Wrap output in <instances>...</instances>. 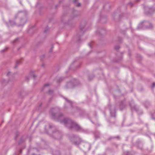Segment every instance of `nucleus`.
I'll return each instance as SVG.
<instances>
[{
	"label": "nucleus",
	"mask_w": 155,
	"mask_h": 155,
	"mask_svg": "<svg viewBox=\"0 0 155 155\" xmlns=\"http://www.w3.org/2000/svg\"><path fill=\"white\" fill-rule=\"evenodd\" d=\"M61 122L63 123L65 125L69 128H73L78 131H81L82 130V128L81 127L70 119H65L63 121H61Z\"/></svg>",
	"instance_id": "1"
},
{
	"label": "nucleus",
	"mask_w": 155,
	"mask_h": 155,
	"mask_svg": "<svg viewBox=\"0 0 155 155\" xmlns=\"http://www.w3.org/2000/svg\"><path fill=\"white\" fill-rule=\"evenodd\" d=\"M143 8L145 10H155V5L151 7L143 5Z\"/></svg>",
	"instance_id": "2"
},
{
	"label": "nucleus",
	"mask_w": 155,
	"mask_h": 155,
	"mask_svg": "<svg viewBox=\"0 0 155 155\" xmlns=\"http://www.w3.org/2000/svg\"><path fill=\"white\" fill-rule=\"evenodd\" d=\"M73 2L77 7H79L81 6L80 3L79 2L78 3V0H73Z\"/></svg>",
	"instance_id": "3"
},
{
	"label": "nucleus",
	"mask_w": 155,
	"mask_h": 155,
	"mask_svg": "<svg viewBox=\"0 0 155 155\" xmlns=\"http://www.w3.org/2000/svg\"><path fill=\"white\" fill-rule=\"evenodd\" d=\"M110 5L108 3L105 4L103 6V8L106 10H107L110 8Z\"/></svg>",
	"instance_id": "4"
},
{
	"label": "nucleus",
	"mask_w": 155,
	"mask_h": 155,
	"mask_svg": "<svg viewBox=\"0 0 155 155\" xmlns=\"http://www.w3.org/2000/svg\"><path fill=\"white\" fill-rule=\"evenodd\" d=\"M133 4L131 2H130L127 4V6L129 7H131L133 6Z\"/></svg>",
	"instance_id": "5"
},
{
	"label": "nucleus",
	"mask_w": 155,
	"mask_h": 155,
	"mask_svg": "<svg viewBox=\"0 0 155 155\" xmlns=\"http://www.w3.org/2000/svg\"><path fill=\"white\" fill-rule=\"evenodd\" d=\"M98 8V5L97 3H95L93 6V9Z\"/></svg>",
	"instance_id": "6"
},
{
	"label": "nucleus",
	"mask_w": 155,
	"mask_h": 155,
	"mask_svg": "<svg viewBox=\"0 0 155 155\" xmlns=\"http://www.w3.org/2000/svg\"><path fill=\"white\" fill-rule=\"evenodd\" d=\"M54 109H52L51 110V114H52V116H53V117H54V116H55V114L54 113H53L52 112V111H53V110Z\"/></svg>",
	"instance_id": "7"
},
{
	"label": "nucleus",
	"mask_w": 155,
	"mask_h": 155,
	"mask_svg": "<svg viewBox=\"0 0 155 155\" xmlns=\"http://www.w3.org/2000/svg\"><path fill=\"white\" fill-rule=\"evenodd\" d=\"M49 85V84L48 83H47L45 84L44 86V88H45L46 87L48 86Z\"/></svg>",
	"instance_id": "8"
},
{
	"label": "nucleus",
	"mask_w": 155,
	"mask_h": 155,
	"mask_svg": "<svg viewBox=\"0 0 155 155\" xmlns=\"http://www.w3.org/2000/svg\"><path fill=\"white\" fill-rule=\"evenodd\" d=\"M80 143V142H74V144H75V145H78V144H79Z\"/></svg>",
	"instance_id": "9"
},
{
	"label": "nucleus",
	"mask_w": 155,
	"mask_h": 155,
	"mask_svg": "<svg viewBox=\"0 0 155 155\" xmlns=\"http://www.w3.org/2000/svg\"><path fill=\"white\" fill-rule=\"evenodd\" d=\"M110 113L111 115L112 116H113V117L115 116V114H112L111 111H110Z\"/></svg>",
	"instance_id": "10"
},
{
	"label": "nucleus",
	"mask_w": 155,
	"mask_h": 155,
	"mask_svg": "<svg viewBox=\"0 0 155 155\" xmlns=\"http://www.w3.org/2000/svg\"><path fill=\"white\" fill-rule=\"evenodd\" d=\"M155 86V83L153 82L152 84V87H154Z\"/></svg>",
	"instance_id": "11"
},
{
	"label": "nucleus",
	"mask_w": 155,
	"mask_h": 155,
	"mask_svg": "<svg viewBox=\"0 0 155 155\" xmlns=\"http://www.w3.org/2000/svg\"><path fill=\"white\" fill-rule=\"evenodd\" d=\"M53 91H52L49 90V91L48 92V93L49 94H51V93H52Z\"/></svg>",
	"instance_id": "12"
},
{
	"label": "nucleus",
	"mask_w": 155,
	"mask_h": 155,
	"mask_svg": "<svg viewBox=\"0 0 155 155\" xmlns=\"http://www.w3.org/2000/svg\"><path fill=\"white\" fill-rule=\"evenodd\" d=\"M65 100L69 103L70 104H71L72 102L69 101H68L67 99H65Z\"/></svg>",
	"instance_id": "13"
},
{
	"label": "nucleus",
	"mask_w": 155,
	"mask_h": 155,
	"mask_svg": "<svg viewBox=\"0 0 155 155\" xmlns=\"http://www.w3.org/2000/svg\"><path fill=\"white\" fill-rule=\"evenodd\" d=\"M140 1V0H135V1L136 2H139Z\"/></svg>",
	"instance_id": "14"
},
{
	"label": "nucleus",
	"mask_w": 155,
	"mask_h": 155,
	"mask_svg": "<svg viewBox=\"0 0 155 155\" xmlns=\"http://www.w3.org/2000/svg\"><path fill=\"white\" fill-rule=\"evenodd\" d=\"M10 73V72H8L7 74V76H8Z\"/></svg>",
	"instance_id": "15"
},
{
	"label": "nucleus",
	"mask_w": 155,
	"mask_h": 155,
	"mask_svg": "<svg viewBox=\"0 0 155 155\" xmlns=\"http://www.w3.org/2000/svg\"><path fill=\"white\" fill-rule=\"evenodd\" d=\"M88 45H89V46L91 48V44H89Z\"/></svg>",
	"instance_id": "16"
},
{
	"label": "nucleus",
	"mask_w": 155,
	"mask_h": 155,
	"mask_svg": "<svg viewBox=\"0 0 155 155\" xmlns=\"http://www.w3.org/2000/svg\"><path fill=\"white\" fill-rule=\"evenodd\" d=\"M17 40V39H15V40L14 41V42H15Z\"/></svg>",
	"instance_id": "17"
},
{
	"label": "nucleus",
	"mask_w": 155,
	"mask_h": 155,
	"mask_svg": "<svg viewBox=\"0 0 155 155\" xmlns=\"http://www.w3.org/2000/svg\"><path fill=\"white\" fill-rule=\"evenodd\" d=\"M33 77L35 78V77H36V76H35V75H33Z\"/></svg>",
	"instance_id": "18"
},
{
	"label": "nucleus",
	"mask_w": 155,
	"mask_h": 155,
	"mask_svg": "<svg viewBox=\"0 0 155 155\" xmlns=\"http://www.w3.org/2000/svg\"><path fill=\"white\" fill-rule=\"evenodd\" d=\"M42 56L43 57H44V55H43Z\"/></svg>",
	"instance_id": "19"
},
{
	"label": "nucleus",
	"mask_w": 155,
	"mask_h": 155,
	"mask_svg": "<svg viewBox=\"0 0 155 155\" xmlns=\"http://www.w3.org/2000/svg\"><path fill=\"white\" fill-rule=\"evenodd\" d=\"M61 116H62V114H61Z\"/></svg>",
	"instance_id": "20"
},
{
	"label": "nucleus",
	"mask_w": 155,
	"mask_h": 155,
	"mask_svg": "<svg viewBox=\"0 0 155 155\" xmlns=\"http://www.w3.org/2000/svg\"><path fill=\"white\" fill-rule=\"evenodd\" d=\"M46 32V31H44V32Z\"/></svg>",
	"instance_id": "21"
}]
</instances>
